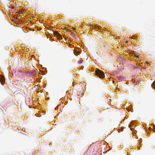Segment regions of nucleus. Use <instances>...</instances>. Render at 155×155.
<instances>
[{
  "instance_id": "1",
  "label": "nucleus",
  "mask_w": 155,
  "mask_h": 155,
  "mask_svg": "<svg viewBox=\"0 0 155 155\" xmlns=\"http://www.w3.org/2000/svg\"><path fill=\"white\" fill-rule=\"evenodd\" d=\"M95 74L100 78H103L105 77L104 74L103 72L99 69H97L95 71Z\"/></svg>"
},
{
  "instance_id": "2",
  "label": "nucleus",
  "mask_w": 155,
  "mask_h": 155,
  "mask_svg": "<svg viewBox=\"0 0 155 155\" xmlns=\"http://www.w3.org/2000/svg\"><path fill=\"white\" fill-rule=\"evenodd\" d=\"M53 34L56 37H58V38L59 40H61L62 38V37L61 35L57 31H54L53 32Z\"/></svg>"
},
{
  "instance_id": "3",
  "label": "nucleus",
  "mask_w": 155,
  "mask_h": 155,
  "mask_svg": "<svg viewBox=\"0 0 155 155\" xmlns=\"http://www.w3.org/2000/svg\"><path fill=\"white\" fill-rule=\"evenodd\" d=\"M5 80V78L4 77L2 76L0 77V82L2 84H4Z\"/></svg>"
},
{
  "instance_id": "4",
  "label": "nucleus",
  "mask_w": 155,
  "mask_h": 155,
  "mask_svg": "<svg viewBox=\"0 0 155 155\" xmlns=\"http://www.w3.org/2000/svg\"><path fill=\"white\" fill-rule=\"evenodd\" d=\"M23 86H24L25 88H27L29 86V84L28 82H25L23 84Z\"/></svg>"
},
{
  "instance_id": "5",
  "label": "nucleus",
  "mask_w": 155,
  "mask_h": 155,
  "mask_svg": "<svg viewBox=\"0 0 155 155\" xmlns=\"http://www.w3.org/2000/svg\"><path fill=\"white\" fill-rule=\"evenodd\" d=\"M80 52L79 51H77L76 50H74V53L75 55H77L79 54Z\"/></svg>"
},
{
  "instance_id": "6",
  "label": "nucleus",
  "mask_w": 155,
  "mask_h": 155,
  "mask_svg": "<svg viewBox=\"0 0 155 155\" xmlns=\"http://www.w3.org/2000/svg\"><path fill=\"white\" fill-rule=\"evenodd\" d=\"M118 80H122L124 79V78L122 76H119L117 77Z\"/></svg>"
},
{
  "instance_id": "7",
  "label": "nucleus",
  "mask_w": 155,
  "mask_h": 155,
  "mask_svg": "<svg viewBox=\"0 0 155 155\" xmlns=\"http://www.w3.org/2000/svg\"><path fill=\"white\" fill-rule=\"evenodd\" d=\"M151 87L155 89V81H154L151 84Z\"/></svg>"
},
{
  "instance_id": "8",
  "label": "nucleus",
  "mask_w": 155,
  "mask_h": 155,
  "mask_svg": "<svg viewBox=\"0 0 155 155\" xmlns=\"http://www.w3.org/2000/svg\"><path fill=\"white\" fill-rule=\"evenodd\" d=\"M23 96H25V93L23 91V92H22V93L21 94Z\"/></svg>"
},
{
  "instance_id": "9",
  "label": "nucleus",
  "mask_w": 155,
  "mask_h": 155,
  "mask_svg": "<svg viewBox=\"0 0 155 155\" xmlns=\"http://www.w3.org/2000/svg\"><path fill=\"white\" fill-rule=\"evenodd\" d=\"M84 93H82L80 95H79L78 96H82L83 95V94H84Z\"/></svg>"
},
{
  "instance_id": "10",
  "label": "nucleus",
  "mask_w": 155,
  "mask_h": 155,
  "mask_svg": "<svg viewBox=\"0 0 155 155\" xmlns=\"http://www.w3.org/2000/svg\"><path fill=\"white\" fill-rule=\"evenodd\" d=\"M83 61H82V60H80L79 61V63L80 64V63H82Z\"/></svg>"
},
{
  "instance_id": "11",
  "label": "nucleus",
  "mask_w": 155,
  "mask_h": 155,
  "mask_svg": "<svg viewBox=\"0 0 155 155\" xmlns=\"http://www.w3.org/2000/svg\"><path fill=\"white\" fill-rule=\"evenodd\" d=\"M17 90H18V89H16V90H14V91H16Z\"/></svg>"
},
{
  "instance_id": "12",
  "label": "nucleus",
  "mask_w": 155,
  "mask_h": 155,
  "mask_svg": "<svg viewBox=\"0 0 155 155\" xmlns=\"http://www.w3.org/2000/svg\"><path fill=\"white\" fill-rule=\"evenodd\" d=\"M64 29H67V28H64Z\"/></svg>"
},
{
  "instance_id": "13",
  "label": "nucleus",
  "mask_w": 155,
  "mask_h": 155,
  "mask_svg": "<svg viewBox=\"0 0 155 155\" xmlns=\"http://www.w3.org/2000/svg\"><path fill=\"white\" fill-rule=\"evenodd\" d=\"M127 42H128V41H126V43H127Z\"/></svg>"
},
{
  "instance_id": "14",
  "label": "nucleus",
  "mask_w": 155,
  "mask_h": 155,
  "mask_svg": "<svg viewBox=\"0 0 155 155\" xmlns=\"http://www.w3.org/2000/svg\"><path fill=\"white\" fill-rule=\"evenodd\" d=\"M49 97H48L47 99H49Z\"/></svg>"
},
{
  "instance_id": "15",
  "label": "nucleus",
  "mask_w": 155,
  "mask_h": 155,
  "mask_svg": "<svg viewBox=\"0 0 155 155\" xmlns=\"http://www.w3.org/2000/svg\"><path fill=\"white\" fill-rule=\"evenodd\" d=\"M69 100L70 101L71 100L70 98H69Z\"/></svg>"
},
{
  "instance_id": "16",
  "label": "nucleus",
  "mask_w": 155,
  "mask_h": 155,
  "mask_svg": "<svg viewBox=\"0 0 155 155\" xmlns=\"http://www.w3.org/2000/svg\"><path fill=\"white\" fill-rule=\"evenodd\" d=\"M137 57L139 58V57L138 56H136Z\"/></svg>"
}]
</instances>
